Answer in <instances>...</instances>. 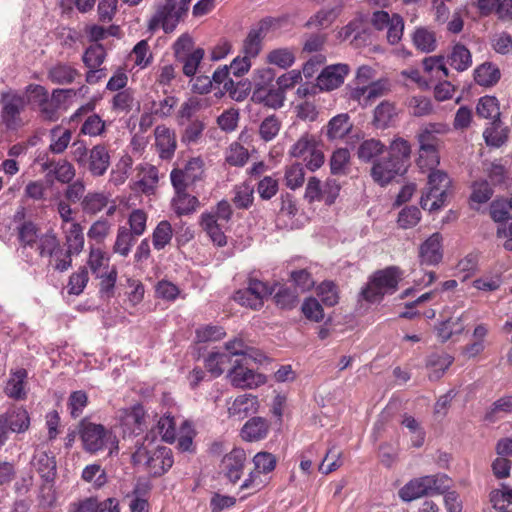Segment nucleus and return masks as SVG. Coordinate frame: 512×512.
Listing matches in <instances>:
<instances>
[{
	"label": "nucleus",
	"mask_w": 512,
	"mask_h": 512,
	"mask_svg": "<svg viewBox=\"0 0 512 512\" xmlns=\"http://www.w3.org/2000/svg\"><path fill=\"white\" fill-rule=\"evenodd\" d=\"M249 158L248 150L234 142L226 151V162L232 166H243Z\"/></svg>",
	"instance_id": "61"
},
{
	"label": "nucleus",
	"mask_w": 512,
	"mask_h": 512,
	"mask_svg": "<svg viewBox=\"0 0 512 512\" xmlns=\"http://www.w3.org/2000/svg\"><path fill=\"white\" fill-rule=\"evenodd\" d=\"M388 90L386 80H377L365 86H355L350 91V98L357 101L361 106L371 105L377 98L381 97Z\"/></svg>",
	"instance_id": "14"
},
{
	"label": "nucleus",
	"mask_w": 512,
	"mask_h": 512,
	"mask_svg": "<svg viewBox=\"0 0 512 512\" xmlns=\"http://www.w3.org/2000/svg\"><path fill=\"white\" fill-rule=\"evenodd\" d=\"M80 438L84 449L90 453L108 449L109 454L118 451V439L116 435L101 424L82 420L79 429Z\"/></svg>",
	"instance_id": "4"
},
{
	"label": "nucleus",
	"mask_w": 512,
	"mask_h": 512,
	"mask_svg": "<svg viewBox=\"0 0 512 512\" xmlns=\"http://www.w3.org/2000/svg\"><path fill=\"white\" fill-rule=\"evenodd\" d=\"M111 195L106 192H89L81 202L82 210L88 215H96L108 206Z\"/></svg>",
	"instance_id": "29"
},
{
	"label": "nucleus",
	"mask_w": 512,
	"mask_h": 512,
	"mask_svg": "<svg viewBox=\"0 0 512 512\" xmlns=\"http://www.w3.org/2000/svg\"><path fill=\"white\" fill-rule=\"evenodd\" d=\"M118 418L124 433L138 434L146 427V414L141 405L121 410Z\"/></svg>",
	"instance_id": "16"
},
{
	"label": "nucleus",
	"mask_w": 512,
	"mask_h": 512,
	"mask_svg": "<svg viewBox=\"0 0 512 512\" xmlns=\"http://www.w3.org/2000/svg\"><path fill=\"white\" fill-rule=\"evenodd\" d=\"M248 361L236 360L228 373V378L234 387L254 389L266 382L264 375L255 372L247 366Z\"/></svg>",
	"instance_id": "11"
},
{
	"label": "nucleus",
	"mask_w": 512,
	"mask_h": 512,
	"mask_svg": "<svg viewBox=\"0 0 512 512\" xmlns=\"http://www.w3.org/2000/svg\"><path fill=\"white\" fill-rule=\"evenodd\" d=\"M258 409V399L251 394L240 395L228 407V414L237 420H242Z\"/></svg>",
	"instance_id": "22"
},
{
	"label": "nucleus",
	"mask_w": 512,
	"mask_h": 512,
	"mask_svg": "<svg viewBox=\"0 0 512 512\" xmlns=\"http://www.w3.org/2000/svg\"><path fill=\"white\" fill-rule=\"evenodd\" d=\"M449 186L450 179L445 172L441 170L430 171L427 191L420 200L421 207L429 211H435L443 207Z\"/></svg>",
	"instance_id": "8"
},
{
	"label": "nucleus",
	"mask_w": 512,
	"mask_h": 512,
	"mask_svg": "<svg viewBox=\"0 0 512 512\" xmlns=\"http://www.w3.org/2000/svg\"><path fill=\"white\" fill-rule=\"evenodd\" d=\"M349 71L347 64L338 63L327 66L317 77V85L321 90H334L343 84Z\"/></svg>",
	"instance_id": "15"
},
{
	"label": "nucleus",
	"mask_w": 512,
	"mask_h": 512,
	"mask_svg": "<svg viewBox=\"0 0 512 512\" xmlns=\"http://www.w3.org/2000/svg\"><path fill=\"white\" fill-rule=\"evenodd\" d=\"M88 169L93 176H102L110 165V155L104 145H95L89 152Z\"/></svg>",
	"instance_id": "23"
},
{
	"label": "nucleus",
	"mask_w": 512,
	"mask_h": 512,
	"mask_svg": "<svg viewBox=\"0 0 512 512\" xmlns=\"http://www.w3.org/2000/svg\"><path fill=\"white\" fill-rule=\"evenodd\" d=\"M269 431V424L262 417L249 419L241 429V437L248 442H256L264 439Z\"/></svg>",
	"instance_id": "25"
},
{
	"label": "nucleus",
	"mask_w": 512,
	"mask_h": 512,
	"mask_svg": "<svg viewBox=\"0 0 512 512\" xmlns=\"http://www.w3.org/2000/svg\"><path fill=\"white\" fill-rule=\"evenodd\" d=\"M140 179L136 182V187L144 194L154 193L158 181V169L150 164H145L140 167Z\"/></svg>",
	"instance_id": "30"
},
{
	"label": "nucleus",
	"mask_w": 512,
	"mask_h": 512,
	"mask_svg": "<svg viewBox=\"0 0 512 512\" xmlns=\"http://www.w3.org/2000/svg\"><path fill=\"white\" fill-rule=\"evenodd\" d=\"M424 71L431 75V78L442 80L448 77V69L442 57H427L423 60Z\"/></svg>",
	"instance_id": "57"
},
{
	"label": "nucleus",
	"mask_w": 512,
	"mask_h": 512,
	"mask_svg": "<svg viewBox=\"0 0 512 512\" xmlns=\"http://www.w3.org/2000/svg\"><path fill=\"white\" fill-rule=\"evenodd\" d=\"M113 224L107 218L100 217L88 229L87 237L97 244L103 243L111 234Z\"/></svg>",
	"instance_id": "41"
},
{
	"label": "nucleus",
	"mask_w": 512,
	"mask_h": 512,
	"mask_svg": "<svg viewBox=\"0 0 512 512\" xmlns=\"http://www.w3.org/2000/svg\"><path fill=\"white\" fill-rule=\"evenodd\" d=\"M35 466L41 477L47 482H53L56 475V461L54 457L42 452L35 456Z\"/></svg>",
	"instance_id": "47"
},
{
	"label": "nucleus",
	"mask_w": 512,
	"mask_h": 512,
	"mask_svg": "<svg viewBox=\"0 0 512 512\" xmlns=\"http://www.w3.org/2000/svg\"><path fill=\"white\" fill-rule=\"evenodd\" d=\"M453 363V357L448 354H432L427 365L431 369L430 379H439Z\"/></svg>",
	"instance_id": "50"
},
{
	"label": "nucleus",
	"mask_w": 512,
	"mask_h": 512,
	"mask_svg": "<svg viewBox=\"0 0 512 512\" xmlns=\"http://www.w3.org/2000/svg\"><path fill=\"white\" fill-rule=\"evenodd\" d=\"M282 127L281 119L275 114L265 117L259 125V136L265 142L274 140Z\"/></svg>",
	"instance_id": "45"
},
{
	"label": "nucleus",
	"mask_w": 512,
	"mask_h": 512,
	"mask_svg": "<svg viewBox=\"0 0 512 512\" xmlns=\"http://www.w3.org/2000/svg\"><path fill=\"white\" fill-rule=\"evenodd\" d=\"M396 115L394 104L383 101L374 110L373 123L377 128H386L394 121Z\"/></svg>",
	"instance_id": "40"
},
{
	"label": "nucleus",
	"mask_w": 512,
	"mask_h": 512,
	"mask_svg": "<svg viewBox=\"0 0 512 512\" xmlns=\"http://www.w3.org/2000/svg\"><path fill=\"white\" fill-rule=\"evenodd\" d=\"M25 99L27 104L40 106L50 95L48 90L38 84H29L24 89Z\"/></svg>",
	"instance_id": "63"
},
{
	"label": "nucleus",
	"mask_w": 512,
	"mask_h": 512,
	"mask_svg": "<svg viewBox=\"0 0 512 512\" xmlns=\"http://www.w3.org/2000/svg\"><path fill=\"white\" fill-rule=\"evenodd\" d=\"M72 131L62 125H56L49 131V151L53 154H62L69 146Z\"/></svg>",
	"instance_id": "28"
},
{
	"label": "nucleus",
	"mask_w": 512,
	"mask_h": 512,
	"mask_svg": "<svg viewBox=\"0 0 512 512\" xmlns=\"http://www.w3.org/2000/svg\"><path fill=\"white\" fill-rule=\"evenodd\" d=\"M37 250L39 255L42 257H52L61 254L60 241L54 231L49 230L39 236L37 241Z\"/></svg>",
	"instance_id": "36"
},
{
	"label": "nucleus",
	"mask_w": 512,
	"mask_h": 512,
	"mask_svg": "<svg viewBox=\"0 0 512 512\" xmlns=\"http://www.w3.org/2000/svg\"><path fill=\"white\" fill-rule=\"evenodd\" d=\"M204 54V49L195 48L191 53H188L183 58L178 59V61L183 63V73L186 76L195 75L198 66L204 57Z\"/></svg>",
	"instance_id": "60"
},
{
	"label": "nucleus",
	"mask_w": 512,
	"mask_h": 512,
	"mask_svg": "<svg viewBox=\"0 0 512 512\" xmlns=\"http://www.w3.org/2000/svg\"><path fill=\"white\" fill-rule=\"evenodd\" d=\"M304 180L305 171L301 163H293L285 168L284 181L289 189L296 190L300 188Z\"/></svg>",
	"instance_id": "53"
},
{
	"label": "nucleus",
	"mask_w": 512,
	"mask_h": 512,
	"mask_svg": "<svg viewBox=\"0 0 512 512\" xmlns=\"http://www.w3.org/2000/svg\"><path fill=\"white\" fill-rule=\"evenodd\" d=\"M446 476L441 474L418 477L407 482L400 490L403 501H413L423 496L440 493L446 487Z\"/></svg>",
	"instance_id": "7"
},
{
	"label": "nucleus",
	"mask_w": 512,
	"mask_h": 512,
	"mask_svg": "<svg viewBox=\"0 0 512 512\" xmlns=\"http://www.w3.org/2000/svg\"><path fill=\"white\" fill-rule=\"evenodd\" d=\"M0 420H5L4 425L9 432L23 433L30 425L28 412L23 408H14L4 415L0 416Z\"/></svg>",
	"instance_id": "26"
},
{
	"label": "nucleus",
	"mask_w": 512,
	"mask_h": 512,
	"mask_svg": "<svg viewBox=\"0 0 512 512\" xmlns=\"http://www.w3.org/2000/svg\"><path fill=\"white\" fill-rule=\"evenodd\" d=\"M2 122L8 129H17L22 126L21 113L27 106L25 96L16 90L2 91L0 94Z\"/></svg>",
	"instance_id": "10"
},
{
	"label": "nucleus",
	"mask_w": 512,
	"mask_h": 512,
	"mask_svg": "<svg viewBox=\"0 0 512 512\" xmlns=\"http://www.w3.org/2000/svg\"><path fill=\"white\" fill-rule=\"evenodd\" d=\"M230 362V356L224 352H211L205 359L206 369L214 376H220L227 364Z\"/></svg>",
	"instance_id": "55"
},
{
	"label": "nucleus",
	"mask_w": 512,
	"mask_h": 512,
	"mask_svg": "<svg viewBox=\"0 0 512 512\" xmlns=\"http://www.w3.org/2000/svg\"><path fill=\"white\" fill-rule=\"evenodd\" d=\"M271 294L269 287L262 281L251 280L246 289L238 290L234 300L242 306L258 310L263 306L264 298Z\"/></svg>",
	"instance_id": "12"
},
{
	"label": "nucleus",
	"mask_w": 512,
	"mask_h": 512,
	"mask_svg": "<svg viewBox=\"0 0 512 512\" xmlns=\"http://www.w3.org/2000/svg\"><path fill=\"white\" fill-rule=\"evenodd\" d=\"M225 349L229 353L228 355L230 357L242 356L241 360L243 361L253 360L254 362L261 363L264 359V356L260 351L248 346L243 339L238 337L226 342Z\"/></svg>",
	"instance_id": "24"
},
{
	"label": "nucleus",
	"mask_w": 512,
	"mask_h": 512,
	"mask_svg": "<svg viewBox=\"0 0 512 512\" xmlns=\"http://www.w3.org/2000/svg\"><path fill=\"white\" fill-rule=\"evenodd\" d=\"M134 465L143 466L152 476H161L173 465L174 459L170 448L154 447L151 441L136 445L132 454Z\"/></svg>",
	"instance_id": "2"
},
{
	"label": "nucleus",
	"mask_w": 512,
	"mask_h": 512,
	"mask_svg": "<svg viewBox=\"0 0 512 512\" xmlns=\"http://www.w3.org/2000/svg\"><path fill=\"white\" fill-rule=\"evenodd\" d=\"M442 257V236L440 233H434L419 248L420 262L425 265H436Z\"/></svg>",
	"instance_id": "19"
},
{
	"label": "nucleus",
	"mask_w": 512,
	"mask_h": 512,
	"mask_svg": "<svg viewBox=\"0 0 512 512\" xmlns=\"http://www.w3.org/2000/svg\"><path fill=\"white\" fill-rule=\"evenodd\" d=\"M501 77L498 67L490 62L479 65L474 71L475 82L484 87L494 86Z\"/></svg>",
	"instance_id": "31"
},
{
	"label": "nucleus",
	"mask_w": 512,
	"mask_h": 512,
	"mask_svg": "<svg viewBox=\"0 0 512 512\" xmlns=\"http://www.w3.org/2000/svg\"><path fill=\"white\" fill-rule=\"evenodd\" d=\"M37 225L32 221H25L18 227V239L23 246L32 247L37 243L39 235Z\"/></svg>",
	"instance_id": "59"
},
{
	"label": "nucleus",
	"mask_w": 512,
	"mask_h": 512,
	"mask_svg": "<svg viewBox=\"0 0 512 512\" xmlns=\"http://www.w3.org/2000/svg\"><path fill=\"white\" fill-rule=\"evenodd\" d=\"M106 123L98 114L89 115L80 128V134L97 137L105 132Z\"/></svg>",
	"instance_id": "56"
},
{
	"label": "nucleus",
	"mask_w": 512,
	"mask_h": 512,
	"mask_svg": "<svg viewBox=\"0 0 512 512\" xmlns=\"http://www.w3.org/2000/svg\"><path fill=\"white\" fill-rule=\"evenodd\" d=\"M109 257L107 254L98 247H91L87 264L91 272L96 275H104L109 271Z\"/></svg>",
	"instance_id": "39"
},
{
	"label": "nucleus",
	"mask_w": 512,
	"mask_h": 512,
	"mask_svg": "<svg viewBox=\"0 0 512 512\" xmlns=\"http://www.w3.org/2000/svg\"><path fill=\"white\" fill-rule=\"evenodd\" d=\"M154 135L159 157L163 160L171 159L177 148L175 132L164 125H159L155 128Z\"/></svg>",
	"instance_id": "18"
},
{
	"label": "nucleus",
	"mask_w": 512,
	"mask_h": 512,
	"mask_svg": "<svg viewBox=\"0 0 512 512\" xmlns=\"http://www.w3.org/2000/svg\"><path fill=\"white\" fill-rule=\"evenodd\" d=\"M277 459L269 452H258L253 457L254 470L240 486L241 490H250L251 493L264 488L270 477L268 476L276 467Z\"/></svg>",
	"instance_id": "9"
},
{
	"label": "nucleus",
	"mask_w": 512,
	"mask_h": 512,
	"mask_svg": "<svg viewBox=\"0 0 512 512\" xmlns=\"http://www.w3.org/2000/svg\"><path fill=\"white\" fill-rule=\"evenodd\" d=\"M68 512H120L118 501L114 498H107L99 501L95 497L75 501L69 505Z\"/></svg>",
	"instance_id": "17"
},
{
	"label": "nucleus",
	"mask_w": 512,
	"mask_h": 512,
	"mask_svg": "<svg viewBox=\"0 0 512 512\" xmlns=\"http://www.w3.org/2000/svg\"><path fill=\"white\" fill-rule=\"evenodd\" d=\"M290 157L302 159L305 167L314 172L322 167L325 162L322 142L315 134L303 133L289 148Z\"/></svg>",
	"instance_id": "5"
},
{
	"label": "nucleus",
	"mask_w": 512,
	"mask_h": 512,
	"mask_svg": "<svg viewBox=\"0 0 512 512\" xmlns=\"http://www.w3.org/2000/svg\"><path fill=\"white\" fill-rule=\"evenodd\" d=\"M403 275V271L397 266H389L375 272L361 292L363 298L369 302H378L384 295L393 294Z\"/></svg>",
	"instance_id": "3"
},
{
	"label": "nucleus",
	"mask_w": 512,
	"mask_h": 512,
	"mask_svg": "<svg viewBox=\"0 0 512 512\" xmlns=\"http://www.w3.org/2000/svg\"><path fill=\"white\" fill-rule=\"evenodd\" d=\"M105 50L102 45H92L86 49L83 55V62L89 69L98 68L105 59Z\"/></svg>",
	"instance_id": "62"
},
{
	"label": "nucleus",
	"mask_w": 512,
	"mask_h": 512,
	"mask_svg": "<svg viewBox=\"0 0 512 512\" xmlns=\"http://www.w3.org/2000/svg\"><path fill=\"white\" fill-rule=\"evenodd\" d=\"M245 462V451L241 448H234L223 457L220 465L221 472L229 481L235 483L241 478Z\"/></svg>",
	"instance_id": "13"
},
{
	"label": "nucleus",
	"mask_w": 512,
	"mask_h": 512,
	"mask_svg": "<svg viewBox=\"0 0 512 512\" xmlns=\"http://www.w3.org/2000/svg\"><path fill=\"white\" fill-rule=\"evenodd\" d=\"M200 224L214 244L219 247L226 245L227 238L224 230L226 229L227 224L214 220L212 215H201Z\"/></svg>",
	"instance_id": "27"
},
{
	"label": "nucleus",
	"mask_w": 512,
	"mask_h": 512,
	"mask_svg": "<svg viewBox=\"0 0 512 512\" xmlns=\"http://www.w3.org/2000/svg\"><path fill=\"white\" fill-rule=\"evenodd\" d=\"M148 215L142 209H133L127 219L129 225L128 232L136 237L142 236L147 228Z\"/></svg>",
	"instance_id": "54"
},
{
	"label": "nucleus",
	"mask_w": 512,
	"mask_h": 512,
	"mask_svg": "<svg viewBox=\"0 0 512 512\" xmlns=\"http://www.w3.org/2000/svg\"><path fill=\"white\" fill-rule=\"evenodd\" d=\"M267 62L286 69L295 62V50L287 47L274 49L267 54Z\"/></svg>",
	"instance_id": "46"
},
{
	"label": "nucleus",
	"mask_w": 512,
	"mask_h": 512,
	"mask_svg": "<svg viewBox=\"0 0 512 512\" xmlns=\"http://www.w3.org/2000/svg\"><path fill=\"white\" fill-rule=\"evenodd\" d=\"M483 137L488 146L498 148L507 141L508 130L501 127L499 120H495L484 130Z\"/></svg>",
	"instance_id": "37"
},
{
	"label": "nucleus",
	"mask_w": 512,
	"mask_h": 512,
	"mask_svg": "<svg viewBox=\"0 0 512 512\" xmlns=\"http://www.w3.org/2000/svg\"><path fill=\"white\" fill-rule=\"evenodd\" d=\"M512 412V396H504L496 400L486 413V419L495 421L501 414Z\"/></svg>",
	"instance_id": "64"
},
{
	"label": "nucleus",
	"mask_w": 512,
	"mask_h": 512,
	"mask_svg": "<svg viewBox=\"0 0 512 512\" xmlns=\"http://www.w3.org/2000/svg\"><path fill=\"white\" fill-rule=\"evenodd\" d=\"M191 0H165L150 18L148 28L155 31L162 28L165 33L172 32L187 15Z\"/></svg>",
	"instance_id": "6"
},
{
	"label": "nucleus",
	"mask_w": 512,
	"mask_h": 512,
	"mask_svg": "<svg viewBox=\"0 0 512 512\" xmlns=\"http://www.w3.org/2000/svg\"><path fill=\"white\" fill-rule=\"evenodd\" d=\"M352 124L346 113L334 116L326 126V136L330 140L341 139L350 132Z\"/></svg>",
	"instance_id": "32"
},
{
	"label": "nucleus",
	"mask_w": 512,
	"mask_h": 512,
	"mask_svg": "<svg viewBox=\"0 0 512 512\" xmlns=\"http://www.w3.org/2000/svg\"><path fill=\"white\" fill-rule=\"evenodd\" d=\"M79 75L78 71L72 66L58 63L54 65L48 73L49 79L56 84H68L75 80Z\"/></svg>",
	"instance_id": "43"
},
{
	"label": "nucleus",
	"mask_w": 512,
	"mask_h": 512,
	"mask_svg": "<svg viewBox=\"0 0 512 512\" xmlns=\"http://www.w3.org/2000/svg\"><path fill=\"white\" fill-rule=\"evenodd\" d=\"M365 35L364 22L362 18H355L350 21L346 26L338 32V38L341 41L351 39V43L357 45L358 40L362 39Z\"/></svg>",
	"instance_id": "44"
},
{
	"label": "nucleus",
	"mask_w": 512,
	"mask_h": 512,
	"mask_svg": "<svg viewBox=\"0 0 512 512\" xmlns=\"http://www.w3.org/2000/svg\"><path fill=\"white\" fill-rule=\"evenodd\" d=\"M449 64L457 71H465L472 64L470 51L462 44H456L449 56Z\"/></svg>",
	"instance_id": "49"
},
{
	"label": "nucleus",
	"mask_w": 512,
	"mask_h": 512,
	"mask_svg": "<svg viewBox=\"0 0 512 512\" xmlns=\"http://www.w3.org/2000/svg\"><path fill=\"white\" fill-rule=\"evenodd\" d=\"M268 31V23L262 21L257 27L252 28L244 40L242 53L252 59L256 58L262 49V41Z\"/></svg>",
	"instance_id": "21"
},
{
	"label": "nucleus",
	"mask_w": 512,
	"mask_h": 512,
	"mask_svg": "<svg viewBox=\"0 0 512 512\" xmlns=\"http://www.w3.org/2000/svg\"><path fill=\"white\" fill-rule=\"evenodd\" d=\"M67 250L70 253L79 254L84 248V234L80 223H71L68 228L64 227Z\"/></svg>",
	"instance_id": "35"
},
{
	"label": "nucleus",
	"mask_w": 512,
	"mask_h": 512,
	"mask_svg": "<svg viewBox=\"0 0 512 512\" xmlns=\"http://www.w3.org/2000/svg\"><path fill=\"white\" fill-rule=\"evenodd\" d=\"M412 39L415 47L424 53L432 52L436 48L435 35L426 28L416 29Z\"/></svg>",
	"instance_id": "52"
},
{
	"label": "nucleus",
	"mask_w": 512,
	"mask_h": 512,
	"mask_svg": "<svg viewBox=\"0 0 512 512\" xmlns=\"http://www.w3.org/2000/svg\"><path fill=\"white\" fill-rule=\"evenodd\" d=\"M27 377L25 369H17L13 372L5 387L6 394L15 399H21L25 396L24 380Z\"/></svg>",
	"instance_id": "48"
},
{
	"label": "nucleus",
	"mask_w": 512,
	"mask_h": 512,
	"mask_svg": "<svg viewBox=\"0 0 512 512\" xmlns=\"http://www.w3.org/2000/svg\"><path fill=\"white\" fill-rule=\"evenodd\" d=\"M476 113L479 117L485 119H494L499 120L500 109L499 103L496 97L494 96H483L479 99L476 106Z\"/></svg>",
	"instance_id": "51"
},
{
	"label": "nucleus",
	"mask_w": 512,
	"mask_h": 512,
	"mask_svg": "<svg viewBox=\"0 0 512 512\" xmlns=\"http://www.w3.org/2000/svg\"><path fill=\"white\" fill-rule=\"evenodd\" d=\"M199 201L186 191L176 192L172 199V207L177 215H188L196 210Z\"/></svg>",
	"instance_id": "38"
},
{
	"label": "nucleus",
	"mask_w": 512,
	"mask_h": 512,
	"mask_svg": "<svg viewBox=\"0 0 512 512\" xmlns=\"http://www.w3.org/2000/svg\"><path fill=\"white\" fill-rule=\"evenodd\" d=\"M386 149V146L375 138H370L362 141L357 149V156L363 162H376V157L381 155Z\"/></svg>",
	"instance_id": "33"
},
{
	"label": "nucleus",
	"mask_w": 512,
	"mask_h": 512,
	"mask_svg": "<svg viewBox=\"0 0 512 512\" xmlns=\"http://www.w3.org/2000/svg\"><path fill=\"white\" fill-rule=\"evenodd\" d=\"M350 161V152L346 148L335 150L330 158V170L334 175L345 174Z\"/></svg>",
	"instance_id": "58"
},
{
	"label": "nucleus",
	"mask_w": 512,
	"mask_h": 512,
	"mask_svg": "<svg viewBox=\"0 0 512 512\" xmlns=\"http://www.w3.org/2000/svg\"><path fill=\"white\" fill-rule=\"evenodd\" d=\"M449 126L445 123H429L422 127L417 135L419 149H438L439 139L437 135L449 132Z\"/></svg>",
	"instance_id": "20"
},
{
	"label": "nucleus",
	"mask_w": 512,
	"mask_h": 512,
	"mask_svg": "<svg viewBox=\"0 0 512 512\" xmlns=\"http://www.w3.org/2000/svg\"><path fill=\"white\" fill-rule=\"evenodd\" d=\"M138 237L128 232L127 226H119L117 228L115 242L113 244L112 250L115 254H118L122 257H127L132 247L135 245Z\"/></svg>",
	"instance_id": "34"
},
{
	"label": "nucleus",
	"mask_w": 512,
	"mask_h": 512,
	"mask_svg": "<svg viewBox=\"0 0 512 512\" xmlns=\"http://www.w3.org/2000/svg\"><path fill=\"white\" fill-rule=\"evenodd\" d=\"M173 237V229L167 220L160 221L152 233V244L154 249L162 250L170 244Z\"/></svg>",
	"instance_id": "42"
},
{
	"label": "nucleus",
	"mask_w": 512,
	"mask_h": 512,
	"mask_svg": "<svg viewBox=\"0 0 512 512\" xmlns=\"http://www.w3.org/2000/svg\"><path fill=\"white\" fill-rule=\"evenodd\" d=\"M411 146L404 138H395L387 148V157L378 159L371 168V176L375 182L384 186L396 176L401 175L410 158Z\"/></svg>",
	"instance_id": "1"
}]
</instances>
